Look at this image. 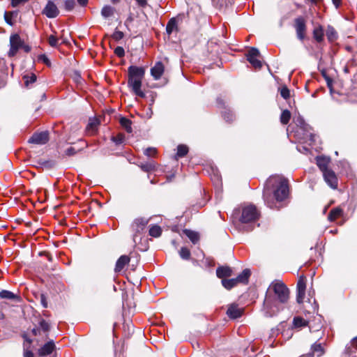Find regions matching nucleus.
<instances>
[{"instance_id":"nucleus-52","label":"nucleus","mask_w":357,"mask_h":357,"mask_svg":"<svg viewBox=\"0 0 357 357\" xmlns=\"http://www.w3.org/2000/svg\"><path fill=\"white\" fill-rule=\"evenodd\" d=\"M76 153V150L75 148L73 147H69L68 149H66V154L67 155H73L74 154Z\"/></svg>"},{"instance_id":"nucleus-41","label":"nucleus","mask_w":357,"mask_h":357,"mask_svg":"<svg viewBox=\"0 0 357 357\" xmlns=\"http://www.w3.org/2000/svg\"><path fill=\"white\" fill-rule=\"evenodd\" d=\"M112 139L116 144H121L124 142L125 136L123 134L119 133L116 136L112 137Z\"/></svg>"},{"instance_id":"nucleus-10","label":"nucleus","mask_w":357,"mask_h":357,"mask_svg":"<svg viewBox=\"0 0 357 357\" xmlns=\"http://www.w3.org/2000/svg\"><path fill=\"white\" fill-rule=\"evenodd\" d=\"M49 141V133L47 131L34 133L28 140L30 144L37 145L45 144Z\"/></svg>"},{"instance_id":"nucleus-15","label":"nucleus","mask_w":357,"mask_h":357,"mask_svg":"<svg viewBox=\"0 0 357 357\" xmlns=\"http://www.w3.org/2000/svg\"><path fill=\"white\" fill-rule=\"evenodd\" d=\"M164 73V65L162 62H157L151 69V74L155 80L159 79Z\"/></svg>"},{"instance_id":"nucleus-33","label":"nucleus","mask_w":357,"mask_h":357,"mask_svg":"<svg viewBox=\"0 0 357 357\" xmlns=\"http://www.w3.org/2000/svg\"><path fill=\"white\" fill-rule=\"evenodd\" d=\"M161 233V228L158 225H153L149 229V235L155 238L159 237Z\"/></svg>"},{"instance_id":"nucleus-57","label":"nucleus","mask_w":357,"mask_h":357,"mask_svg":"<svg viewBox=\"0 0 357 357\" xmlns=\"http://www.w3.org/2000/svg\"><path fill=\"white\" fill-rule=\"evenodd\" d=\"M40 328H33L32 330V333L34 335H37L38 334H40Z\"/></svg>"},{"instance_id":"nucleus-51","label":"nucleus","mask_w":357,"mask_h":357,"mask_svg":"<svg viewBox=\"0 0 357 357\" xmlns=\"http://www.w3.org/2000/svg\"><path fill=\"white\" fill-rule=\"evenodd\" d=\"M40 303L43 305V307L44 308H47V301L46 297L44 294H40Z\"/></svg>"},{"instance_id":"nucleus-7","label":"nucleus","mask_w":357,"mask_h":357,"mask_svg":"<svg viewBox=\"0 0 357 357\" xmlns=\"http://www.w3.org/2000/svg\"><path fill=\"white\" fill-rule=\"evenodd\" d=\"M294 27L296 30V36L298 40L303 41L306 35L307 25L306 20L302 16H299L294 19Z\"/></svg>"},{"instance_id":"nucleus-1","label":"nucleus","mask_w":357,"mask_h":357,"mask_svg":"<svg viewBox=\"0 0 357 357\" xmlns=\"http://www.w3.org/2000/svg\"><path fill=\"white\" fill-rule=\"evenodd\" d=\"M290 298V291L280 280H273L268 286L261 312L266 317H272L283 310Z\"/></svg>"},{"instance_id":"nucleus-47","label":"nucleus","mask_w":357,"mask_h":357,"mask_svg":"<svg viewBox=\"0 0 357 357\" xmlns=\"http://www.w3.org/2000/svg\"><path fill=\"white\" fill-rule=\"evenodd\" d=\"M305 294V291L297 290L296 301L298 303H301L303 301Z\"/></svg>"},{"instance_id":"nucleus-40","label":"nucleus","mask_w":357,"mask_h":357,"mask_svg":"<svg viewBox=\"0 0 357 357\" xmlns=\"http://www.w3.org/2000/svg\"><path fill=\"white\" fill-rule=\"evenodd\" d=\"M224 119L227 122H231L234 119V114L230 110H226L222 112Z\"/></svg>"},{"instance_id":"nucleus-21","label":"nucleus","mask_w":357,"mask_h":357,"mask_svg":"<svg viewBox=\"0 0 357 357\" xmlns=\"http://www.w3.org/2000/svg\"><path fill=\"white\" fill-rule=\"evenodd\" d=\"M250 274L251 273L249 269L243 270V272L236 278L238 283L247 284Z\"/></svg>"},{"instance_id":"nucleus-18","label":"nucleus","mask_w":357,"mask_h":357,"mask_svg":"<svg viewBox=\"0 0 357 357\" xmlns=\"http://www.w3.org/2000/svg\"><path fill=\"white\" fill-rule=\"evenodd\" d=\"M232 274V270L229 266H220L216 270V275L219 278L224 279L229 277Z\"/></svg>"},{"instance_id":"nucleus-32","label":"nucleus","mask_w":357,"mask_h":357,"mask_svg":"<svg viewBox=\"0 0 357 357\" xmlns=\"http://www.w3.org/2000/svg\"><path fill=\"white\" fill-rule=\"evenodd\" d=\"M114 9L110 6H105L101 10V15L103 17L107 18L114 14Z\"/></svg>"},{"instance_id":"nucleus-22","label":"nucleus","mask_w":357,"mask_h":357,"mask_svg":"<svg viewBox=\"0 0 357 357\" xmlns=\"http://www.w3.org/2000/svg\"><path fill=\"white\" fill-rule=\"evenodd\" d=\"M178 30V24L176 20L171 18L167 24L166 31L168 35H171L173 31Z\"/></svg>"},{"instance_id":"nucleus-25","label":"nucleus","mask_w":357,"mask_h":357,"mask_svg":"<svg viewBox=\"0 0 357 357\" xmlns=\"http://www.w3.org/2000/svg\"><path fill=\"white\" fill-rule=\"evenodd\" d=\"M119 123H120L121 126L125 129V130L128 133L132 132V126H131L132 122L130 119H128L126 117H121L119 120Z\"/></svg>"},{"instance_id":"nucleus-37","label":"nucleus","mask_w":357,"mask_h":357,"mask_svg":"<svg viewBox=\"0 0 357 357\" xmlns=\"http://www.w3.org/2000/svg\"><path fill=\"white\" fill-rule=\"evenodd\" d=\"M179 255L183 259H188L190 257V250L185 247H183L179 251Z\"/></svg>"},{"instance_id":"nucleus-8","label":"nucleus","mask_w":357,"mask_h":357,"mask_svg":"<svg viewBox=\"0 0 357 357\" xmlns=\"http://www.w3.org/2000/svg\"><path fill=\"white\" fill-rule=\"evenodd\" d=\"M294 121L297 126L298 128L303 132V139H309L310 141L314 140V135L310 132L311 128L307 124L303 118L298 116L294 119Z\"/></svg>"},{"instance_id":"nucleus-34","label":"nucleus","mask_w":357,"mask_h":357,"mask_svg":"<svg viewBox=\"0 0 357 357\" xmlns=\"http://www.w3.org/2000/svg\"><path fill=\"white\" fill-rule=\"evenodd\" d=\"M290 119H291L290 112L287 109L284 110L282 112L281 116H280V122L282 124L286 125L289 123Z\"/></svg>"},{"instance_id":"nucleus-3","label":"nucleus","mask_w":357,"mask_h":357,"mask_svg":"<svg viewBox=\"0 0 357 357\" xmlns=\"http://www.w3.org/2000/svg\"><path fill=\"white\" fill-rule=\"evenodd\" d=\"M128 85L133 93L141 98L145 97V93L142 91V82L145 74V70L142 67L131 66L128 69Z\"/></svg>"},{"instance_id":"nucleus-46","label":"nucleus","mask_w":357,"mask_h":357,"mask_svg":"<svg viewBox=\"0 0 357 357\" xmlns=\"http://www.w3.org/2000/svg\"><path fill=\"white\" fill-rule=\"evenodd\" d=\"M112 37L114 40L119 41L124 37V33L121 31L115 30Z\"/></svg>"},{"instance_id":"nucleus-19","label":"nucleus","mask_w":357,"mask_h":357,"mask_svg":"<svg viewBox=\"0 0 357 357\" xmlns=\"http://www.w3.org/2000/svg\"><path fill=\"white\" fill-rule=\"evenodd\" d=\"M36 75L34 73H27L22 76L24 85L29 88L36 81Z\"/></svg>"},{"instance_id":"nucleus-9","label":"nucleus","mask_w":357,"mask_h":357,"mask_svg":"<svg viewBox=\"0 0 357 357\" xmlns=\"http://www.w3.org/2000/svg\"><path fill=\"white\" fill-rule=\"evenodd\" d=\"M247 59L255 68H261V61L259 60L260 53L257 48L252 47L246 54Z\"/></svg>"},{"instance_id":"nucleus-61","label":"nucleus","mask_w":357,"mask_h":357,"mask_svg":"<svg viewBox=\"0 0 357 357\" xmlns=\"http://www.w3.org/2000/svg\"><path fill=\"white\" fill-rule=\"evenodd\" d=\"M112 3H117L119 1V0H111Z\"/></svg>"},{"instance_id":"nucleus-36","label":"nucleus","mask_w":357,"mask_h":357,"mask_svg":"<svg viewBox=\"0 0 357 357\" xmlns=\"http://www.w3.org/2000/svg\"><path fill=\"white\" fill-rule=\"evenodd\" d=\"M99 121L98 119L91 120L87 126V129L92 132H96L98 126L99 125Z\"/></svg>"},{"instance_id":"nucleus-59","label":"nucleus","mask_w":357,"mask_h":357,"mask_svg":"<svg viewBox=\"0 0 357 357\" xmlns=\"http://www.w3.org/2000/svg\"><path fill=\"white\" fill-rule=\"evenodd\" d=\"M43 61H44V62H45V63H48V61H48V59H47L45 56H43Z\"/></svg>"},{"instance_id":"nucleus-44","label":"nucleus","mask_w":357,"mask_h":357,"mask_svg":"<svg viewBox=\"0 0 357 357\" xmlns=\"http://www.w3.org/2000/svg\"><path fill=\"white\" fill-rule=\"evenodd\" d=\"M144 153L148 157H154L157 153V150L155 148L149 147L144 150Z\"/></svg>"},{"instance_id":"nucleus-62","label":"nucleus","mask_w":357,"mask_h":357,"mask_svg":"<svg viewBox=\"0 0 357 357\" xmlns=\"http://www.w3.org/2000/svg\"><path fill=\"white\" fill-rule=\"evenodd\" d=\"M312 2L314 3H317V1H319V0H311Z\"/></svg>"},{"instance_id":"nucleus-45","label":"nucleus","mask_w":357,"mask_h":357,"mask_svg":"<svg viewBox=\"0 0 357 357\" xmlns=\"http://www.w3.org/2000/svg\"><path fill=\"white\" fill-rule=\"evenodd\" d=\"M48 43L51 47H57L59 44V39L56 36L51 35L48 38Z\"/></svg>"},{"instance_id":"nucleus-29","label":"nucleus","mask_w":357,"mask_h":357,"mask_svg":"<svg viewBox=\"0 0 357 357\" xmlns=\"http://www.w3.org/2000/svg\"><path fill=\"white\" fill-rule=\"evenodd\" d=\"M0 298L7 300H15L17 298V296L12 291L8 290H2L0 291Z\"/></svg>"},{"instance_id":"nucleus-39","label":"nucleus","mask_w":357,"mask_h":357,"mask_svg":"<svg viewBox=\"0 0 357 357\" xmlns=\"http://www.w3.org/2000/svg\"><path fill=\"white\" fill-rule=\"evenodd\" d=\"M312 350L314 353L317 354V356H320L324 354L323 348L321 344H314L312 346Z\"/></svg>"},{"instance_id":"nucleus-58","label":"nucleus","mask_w":357,"mask_h":357,"mask_svg":"<svg viewBox=\"0 0 357 357\" xmlns=\"http://www.w3.org/2000/svg\"><path fill=\"white\" fill-rule=\"evenodd\" d=\"M352 344L354 347H355L356 348H357V337H354L352 340Z\"/></svg>"},{"instance_id":"nucleus-28","label":"nucleus","mask_w":357,"mask_h":357,"mask_svg":"<svg viewBox=\"0 0 357 357\" xmlns=\"http://www.w3.org/2000/svg\"><path fill=\"white\" fill-rule=\"evenodd\" d=\"M17 15H18L17 10H14V11H11V12H6L4 14V18H5L6 22L8 24L12 26L14 24V22L12 21V19L17 17Z\"/></svg>"},{"instance_id":"nucleus-30","label":"nucleus","mask_w":357,"mask_h":357,"mask_svg":"<svg viewBox=\"0 0 357 357\" xmlns=\"http://www.w3.org/2000/svg\"><path fill=\"white\" fill-rule=\"evenodd\" d=\"M139 166L142 171L149 172L155 169V163L151 161L146 163H141Z\"/></svg>"},{"instance_id":"nucleus-55","label":"nucleus","mask_w":357,"mask_h":357,"mask_svg":"<svg viewBox=\"0 0 357 357\" xmlns=\"http://www.w3.org/2000/svg\"><path fill=\"white\" fill-rule=\"evenodd\" d=\"M89 0H77L78 3L82 6H86L88 3Z\"/></svg>"},{"instance_id":"nucleus-14","label":"nucleus","mask_w":357,"mask_h":357,"mask_svg":"<svg viewBox=\"0 0 357 357\" xmlns=\"http://www.w3.org/2000/svg\"><path fill=\"white\" fill-rule=\"evenodd\" d=\"M54 349L55 344L53 340H50L40 348L38 353L40 356H45L52 354Z\"/></svg>"},{"instance_id":"nucleus-24","label":"nucleus","mask_w":357,"mask_h":357,"mask_svg":"<svg viewBox=\"0 0 357 357\" xmlns=\"http://www.w3.org/2000/svg\"><path fill=\"white\" fill-rule=\"evenodd\" d=\"M184 234L189 238L192 243H197L199 240V235L197 232L189 229H185Z\"/></svg>"},{"instance_id":"nucleus-23","label":"nucleus","mask_w":357,"mask_h":357,"mask_svg":"<svg viewBox=\"0 0 357 357\" xmlns=\"http://www.w3.org/2000/svg\"><path fill=\"white\" fill-rule=\"evenodd\" d=\"M324 29L321 26H319L314 29L313 30V38L314 40L318 42L321 43L324 40Z\"/></svg>"},{"instance_id":"nucleus-27","label":"nucleus","mask_w":357,"mask_h":357,"mask_svg":"<svg viewBox=\"0 0 357 357\" xmlns=\"http://www.w3.org/2000/svg\"><path fill=\"white\" fill-rule=\"evenodd\" d=\"M326 34L328 40L331 42H333L337 38V33L335 29L331 26H328L327 27Z\"/></svg>"},{"instance_id":"nucleus-49","label":"nucleus","mask_w":357,"mask_h":357,"mask_svg":"<svg viewBox=\"0 0 357 357\" xmlns=\"http://www.w3.org/2000/svg\"><path fill=\"white\" fill-rule=\"evenodd\" d=\"M114 53L118 57H123L125 55L124 49L122 47H116L114 50Z\"/></svg>"},{"instance_id":"nucleus-13","label":"nucleus","mask_w":357,"mask_h":357,"mask_svg":"<svg viewBox=\"0 0 357 357\" xmlns=\"http://www.w3.org/2000/svg\"><path fill=\"white\" fill-rule=\"evenodd\" d=\"M243 309L239 308L236 304H231L229 306L227 314L231 319H235L242 316Z\"/></svg>"},{"instance_id":"nucleus-20","label":"nucleus","mask_w":357,"mask_h":357,"mask_svg":"<svg viewBox=\"0 0 357 357\" xmlns=\"http://www.w3.org/2000/svg\"><path fill=\"white\" fill-rule=\"evenodd\" d=\"M343 214V210L340 207L333 208L328 214V220L331 222L335 221L337 218L342 216Z\"/></svg>"},{"instance_id":"nucleus-50","label":"nucleus","mask_w":357,"mask_h":357,"mask_svg":"<svg viewBox=\"0 0 357 357\" xmlns=\"http://www.w3.org/2000/svg\"><path fill=\"white\" fill-rule=\"evenodd\" d=\"M40 328L45 332L47 333L50 330V326L47 322L45 320H41L39 323Z\"/></svg>"},{"instance_id":"nucleus-48","label":"nucleus","mask_w":357,"mask_h":357,"mask_svg":"<svg viewBox=\"0 0 357 357\" xmlns=\"http://www.w3.org/2000/svg\"><path fill=\"white\" fill-rule=\"evenodd\" d=\"M11 3V6L13 7H17L20 5H24L26 2H28L29 0H10Z\"/></svg>"},{"instance_id":"nucleus-31","label":"nucleus","mask_w":357,"mask_h":357,"mask_svg":"<svg viewBox=\"0 0 357 357\" xmlns=\"http://www.w3.org/2000/svg\"><path fill=\"white\" fill-rule=\"evenodd\" d=\"M188 146L183 144H180L177 147V153L176 154V158H183L188 153Z\"/></svg>"},{"instance_id":"nucleus-54","label":"nucleus","mask_w":357,"mask_h":357,"mask_svg":"<svg viewBox=\"0 0 357 357\" xmlns=\"http://www.w3.org/2000/svg\"><path fill=\"white\" fill-rule=\"evenodd\" d=\"M24 357H34V355L31 351L24 350Z\"/></svg>"},{"instance_id":"nucleus-35","label":"nucleus","mask_w":357,"mask_h":357,"mask_svg":"<svg viewBox=\"0 0 357 357\" xmlns=\"http://www.w3.org/2000/svg\"><path fill=\"white\" fill-rule=\"evenodd\" d=\"M294 325L295 327H303L307 325V321L302 317H297L294 319Z\"/></svg>"},{"instance_id":"nucleus-38","label":"nucleus","mask_w":357,"mask_h":357,"mask_svg":"<svg viewBox=\"0 0 357 357\" xmlns=\"http://www.w3.org/2000/svg\"><path fill=\"white\" fill-rule=\"evenodd\" d=\"M75 6V0H65L64 8L67 11H71L73 10Z\"/></svg>"},{"instance_id":"nucleus-17","label":"nucleus","mask_w":357,"mask_h":357,"mask_svg":"<svg viewBox=\"0 0 357 357\" xmlns=\"http://www.w3.org/2000/svg\"><path fill=\"white\" fill-rule=\"evenodd\" d=\"M130 261V258L127 255L121 256L117 260L115 266V272H120L123 270L126 264Z\"/></svg>"},{"instance_id":"nucleus-5","label":"nucleus","mask_w":357,"mask_h":357,"mask_svg":"<svg viewBox=\"0 0 357 357\" xmlns=\"http://www.w3.org/2000/svg\"><path fill=\"white\" fill-rule=\"evenodd\" d=\"M259 213L257 208L253 205L245 206L242 210L240 221L242 223H254L258 220Z\"/></svg>"},{"instance_id":"nucleus-26","label":"nucleus","mask_w":357,"mask_h":357,"mask_svg":"<svg viewBox=\"0 0 357 357\" xmlns=\"http://www.w3.org/2000/svg\"><path fill=\"white\" fill-rule=\"evenodd\" d=\"M238 282L236 280V278H232V279H222V286L229 290L231 289V288H233L234 287L236 286L237 285Z\"/></svg>"},{"instance_id":"nucleus-63","label":"nucleus","mask_w":357,"mask_h":357,"mask_svg":"<svg viewBox=\"0 0 357 357\" xmlns=\"http://www.w3.org/2000/svg\"><path fill=\"white\" fill-rule=\"evenodd\" d=\"M252 229H253V227H250V228L248 229V230H252Z\"/></svg>"},{"instance_id":"nucleus-60","label":"nucleus","mask_w":357,"mask_h":357,"mask_svg":"<svg viewBox=\"0 0 357 357\" xmlns=\"http://www.w3.org/2000/svg\"><path fill=\"white\" fill-rule=\"evenodd\" d=\"M149 111H150V114H149V118H151V115H152V114H153V111L151 110V108H149Z\"/></svg>"},{"instance_id":"nucleus-43","label":"nucleus","mask_w":357,"mask_h":357,"mask_svg":"<svg viewBox=\"0 0 357 357\" xmlns=\"http://www.w3.org/2000/svg\"><path fill=\"white\" fill-rule=\"evenodd\" d=\"M280 95L284 99H285V100L288 99L290 97L289 89L286 86L281 87Z\"/></svg>"},{"instance_id":"nucleus-16","label":"nucleus","mask_w":357,"mask_h":357,"mask_svg":"<svg viewBox=\"0 0 357 357\" xmlns=\"http://www.w3.org/2000/svg\"><path fill=\"white\" fill-rule=\"evenodd\" d=\"M316 160L317 165L322 173L330 169L328 168V165L331 161L330 158L326 156H317Z\"/></svg>"},{"instance_id":"nucleus-12","label":"nucleus","mask_w":357,"mask_h":357,"mask_svg":"<svg viewBox=\"0 0 357 357\" xmlns=\"http://www.w3.org/2000/svg\"><path fill=\"white\" fill-rule=\"evenodd\" d=\"M323 176L326 183L333 189L337 188V178L335 173L329 169L323 172Z\"/></svg>"},{"instance_id":"nucleus-4","label":"nucleus","mask_w":357,"mask_h":357,"mask_svg":"<svg viewBox=\"0 0 357 357\" xmlns=\"http://www.w3.org/2000/svg\"><path fill=\"white\" fill-rule=\"evenodd\" d=\"M22 51L28 53L31 51V47L24 43L19 34H11L10 36V50L8 52V56L13 57Z\"/></svg>"},{"instance_id":"nucleus-2","label":"nucleus","mask_w":357,"mask_h":357,"mask_svg":"<svg viewBox=\"0 0 357 357\" xmlns=\"http://www.w3.org/2000/svg\"><path fill=\"white\" fill-rule=\"evenodd\" d=\"M289 195L288 181L280 176H271L266 182L263 197L265 204L270 208H279L281 202Z\"/></svg>"},{"instance_id":"nucleus-6","label":"nucleus","mask_w":357,"mask_h":357,"mask_svg":"<svg viewBox=\"0 0 357 357\" xmlns=\"http://www.w3.org/2000/svg\"><path fill=\"white\" fill-rule=\"evenodd\" d=\"M149 222V220L144 218H136L132 223L131 227L133 231V241L137 242V239H141L140 235L144 232Z\"/></svg>"},{"instance_id":"nucleus-53","label":"nucleus","mask_w":357,"mask_h":357,"mask_svg":"<svg viewBox=\"0 0 357 357\" xmlns=\"http://www.w3.org/2000/svg\"><path fill=\"white\" fill-rule=\"evenodd\" d=\"M137 5L140 7L144 8L147 5V0H135Z\"/></svg>"},{"instance_id":"nucleus-11","label":"nucleus","mask_w":357,"mask_h":357,"mask_svg":"<svg viewBox=\"0 0 357 357\" xmlns=\"http://www.w3.org/2000/svg\"><path fill=\"white\" fill-rule=\"evenodd\" d=\"M42 13L48 18H55L59 15V10L53 1H48Z\"/></svg>"},{"instance_id":"nucleus-42","label":"nucleus","mask_w":357,"mask_h":357,"mask_svg":"<svg viewBox=\"0 0 357 357\" xmlns=\"http://www.w3.org/2000/svg\"><path fill=\"white\" fill-rule=\"evenodd\" d=\"M305 277H300L297 283V290L305 291Z\"/></svg>"},{"instance_id":"nucleus-56","label":"nucleus","mask_w":357,"mask_h":357,"mask_svg":"<svg viewBox=\"0 0 357 357\" xmlns=\"http://www.w3.org/2000/svg\"><path fill=\"white\" fill-rule=\"evenodd\" d=\"M332 1H333V3L335 5L336 8H337L340 6L341 1H342V0H332Z\"/></svg>"}]
</instances>
